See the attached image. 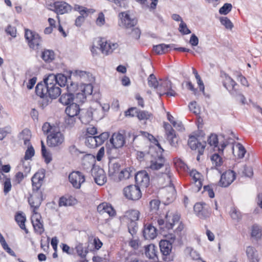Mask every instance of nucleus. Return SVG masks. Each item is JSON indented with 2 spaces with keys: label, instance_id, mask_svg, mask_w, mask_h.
<instances>
[{
  "label": "nucleus",
  "instance_id": "1",
  "mask_svg": "<svg viewBox=\"0 0 262 262\" xmlns=\"http://www.w3.org/2000/svg\"><path fill=\"white\" fill-rule=\"evenodd\" d=\"M44 177V173L40 171L35 173L31 179L33 192L28 201L31 207L33 209V213L34 211L36 212V210L39 207L42 201V192L39 190V189Z\"/></svg>",
  "mask_w": 262,
  "mask_h": 262
},
{
  "label": "nucleus",
  "instance_id": "2",
  "mask_svg": "<svg viewBox=\"0 0 262 262\" xmlns=\"http://www.w3.org/2000/svg\"><path fill=\"white\" fill-rule=\"evenodd\" d=\"M35 92L39 97H42L45 95H48V96L51 99H56L61 94L60 88L56 85H53L52 88H46L43 84L38 83L35 88Z\"/></svg>",
  "mask_w": 262,
  "mask_h": 262
},
{
  "label": "nucleus",
  "instance_id": "3",
  "mask_svg": "<svg viewBox=\"0 0 262 262\" xmlns=\"http://www.w3.org/2000/svg\"><path fill=\"white\" fill-rule=\"evenodd\" d=\"M48 9L54 11L57 15H63L70 12L72 7L63 1L49 2L47 3Z\"/></svg>",
  "mask_w": 262,
  "mask_h": 262
},
{
  "label": "nucleus",
  "instance_id": "4",
  "mask_svg": "<svg viewBox=\"0 0 262 262\" xmlns=\"http://www.w3.org/2000/svg\"><path fill=\"white\" fill-rule=\"evenodd\" d=\"M160 81L157 90V93L160 97L164 95L169 96H175L177 95L176 92L172 89V83L169 80L160 79Z\"/></svg>",
  "mask_w": 262,
  "mask_h": 262
},
{
  "label": "nucleus",
  "instance_id": "5",
  "mask_svg": "<svg viewBox=\"0 0 262 262\" xmlns=\"http://www.w3.org/2000/svg\"><path fill=\"white\" fill-rule=\"evenodd\" d=\"M64 136L58 128L53 130L47 137V143L50 147L58 146L64 142Z\"/></svg>",
  "mask_w": 262,
  "mask_h": 262
},
{
  "label": "nucleus",
  "instance_id": "6",
  "mask_svg": "<svg viewBox=\"0 0 262 262\" xmlns=\"http://www.w3.org/2000/svg\"><path fill=\"white\" fill-rule=\"evenodd\" d=\"M25 36L31 48L34 50L38 49L41 44V39L38 34L30 30L26 29Z\"/></svg>",
  "mask_w": 262,
  "mask_h": 262
},
{
  "label": "nucleus",
  "instance_id": "7",
  "mask_svg": "<svg viewBox=\"0 0 262 262\" xmlns=\"http://www.w3.org/2000/svg\"><path fill=\"white\" fill-rule=\"evenodd\" d=\"M123 194L126 199L133 201L138 200L142 196V193L139 187L133 185L125 187L123 189Z\"/></svg>",
  "mask_w": 262,
  "mask_h": 262
},
{
  "label": "nucleus",
  "instance_id": "8",
  "mask_svg": "<svg viewBox=\"0 0 262 262\" xmlns=\"http://www.w3.org/2000/svg\"><path fill=\"white\" fill-rule=\"evenodd\" d=\"M96 43L98 46H100V50L105 55L111 54L114 50L118 47V45L117 43L107 42L102 38H96Z\"/></svg>",
  "mask_w": 262,
  "mask_h": 262
},
{
  "label": "nucleus",
  "instance_id": "9",
  "mask_svg": "<svg viewBox=\"0 0 262 262\" xmlns=\"http://www.w3.org/2000/svg\"><path fill=\"white\" fill-rule=\"evenodd\" d=\"M166 221L163 219H158V223L161 229H171L173 226L178 223L180 217L178 214L173 215L172 217L168 216L167 214L165 216Z\"/></svg>",
  "mask_w": 262,
  "mask_h": 262
},
{
  "label": "nucleus",
  "instance_id": "10",
  "mask_svg": "<svg viewBox=\"0 0 262 262\" xmlns=\"http://www.w3.org/2000/svg\"><path fill=\"white\" fill-rule=\"evenodd\" d=\"M69 180L74 188L80 189L85 179L82 173L78 171H74L69 174Z\"/></svg>",
  "mask_w": 262,
  "mask_h": 262
},
{
  "label": "nucleus",
  "instance_id": "11",
  "mask_svg": "<svg viewBox=\"0 0 262 262\" xmlns=\"http://www.w3.org/2000/svg\"><path fill=\"white\" fill-rule=\"evenodd\" d=\"M193 209L196 215L202 219L209 217L211 214L209 206L203 202L196 203Z\"/></svg>",
  "mask_w": 262,
  "mask_h": 262
},
{
  "label": "nucleus",
  "instance_id": "12",
  "mask_svg": "<svg viewBox=\"0 0 262 262\" xmlns=\"http://www.w3.org/2000/svg\"><path fill=\"white\" fill-rule=\"evenodd\" d=\"M92 174L95 182L99 185H103L106 182V177L104 170L98 166L92 169Z\"/></svg>",
  "mask_w": 262,
  "mask_h": 262
},
{
  "label": "nucleus",
  "instance_id": "13",
  "mask_svg": "<svg viewBox=\"0 0 262 262\" xmlns=\"http://www.w3.org/2000/svg\"><path fill=\"white\" fill-rule=\"evenodd\" d=\"M41 219L40 214L34 211L31 216V222L35 232L39 234H41L44 232L43 225L42 222L41 221Z\"/></svg>",
  "mask_w": 262,
  "mask_h": 262
},
{
  "label": "nucleus",
  "instance_id": "14",
  "mask_svg": "<svg viewBox=\"0 0 262 262\" xmlns=\"http://www.w3.org/2000/svg\"><path fill=\"white\" fill-rule=\"evenodd\" d=\"M236 177L235 173L232 170H227L223 173L221 177L219 182L220 186L222 187H228L235 180Z\"/></svg>",
  "mask_w": 262,
  "mask_h": 262
},
{
  "label": "nucleus",
  "instance_id": "15",
  "mask_svg": "<svg viewBox=\"0 0 262 262\" xmlns=\"http://www.w3.org/2000/svg\"><path fill=\"white\" fill-rule=\"evenodd\" d=\"M136 183L143 187H147L149 184V177L146 171H140L135 176Z\"/></svg>",
  "mask_w": 262,
  "mask_h": 262
},
{
  "label": "nucleus",
  "instance_id": "16",
  "mask_svg": "<svg viewBox=\"0 0 262 262\" xmlns=\"http://www.w3.org/2000/svg\"><path fill=\"white\" fill-rule=\"evenodd\" d=\"M188 144L192 150H198L200 155L203 154L206 143L202 144L194 136H190L188 141Z\"/></svg>",
  "mask_w": 262,
  "mask_h": 262
},
{
  "label": "nucleus",
  "instance_id": "17",
  "mask_svg": "<svg viewBox=\"0 0 262 262\" xmlns=\"http://www.w3.org/2000/svg\"><path fill=\"white\" fill-rule=\"evenodd\" d=\"M97 211L101 215L107 214L110 216H113L116 214L115 210L112 206L105 202L102 203L98 206Z\"/></svg>",
  "mask_w": 262,
  "mask_h": 262
},
{
  "label": "nucleus",
  "instance_id": "18",
  "mask_svg": "<svg viewBox=\"0 0 262 262\" xmlns=\"http://www.w3.org/2000/svg\"><path fill=\"white\" fill-rule=\"evenodd\" d=\"M164 128L167 135V139L171 145L173 146H176V135L174 130L172 128L171 126L168 123H164Z\"/></svg>",
  "mask_w": 262,
  "mask_h": 262
},
{
  "label": "nucleus",
  "instance_id": "19",
  "mask_svg": "<svg viewBox=\"0 0 262 262\" xmlns=\"http://www.w3.org/2000/svg\"><path fill=\"white\" fill-rule=\"evenodd\" d=\"M137 23L135 17H120L118 21L119 26L126 29L134 27Z\"/></svg>",
  "mask_w": 262,
  "mask_h": 262
},
{
  "label": "nucleus",
  "instance_id": "20",
  "mask_svg": "<svg viewBox=\"0 0 262 262\" xmlns=\"http://www.w3.org/2000/svg\"><path fill=\"white\" fill-rule=\"evenodd\" d=\"M110 142L115 148L122 147L125 143L123 136L120 133H114L110 139Z\"/></svg>",
  "mask_w": 262,
  "mask_h": 262
},
{
  "label": "nucleus",
  "instance_id": "21",
  "mask_svg": "<svg viewBox=\"0 0 262 262\" xmlns=\"http://www.w3.org/2000/svg\"><path fill=\"white\" fill-rule=\"evenodd\" d=\"M143 234L146 239H154L157 236L156 229L150 224L146 225H145Z\"/></svg>",
  "mask_w": 262,
  "mask_h": 262
},
{
  "label": "nucleus",
  "instance_id": "22",
  "mask_svg": "<svg viewBox=\"0 0 262 262\" xmlns=\"http://www.w3.org/2000/svg\"><path fill=\"white\" fill-rule=\"evenodd\" d=\"M128 136L129 137H132V141L133 142L135 139L139 136H142L143 137H147L149 140L151 141L152 139L154 140V142L155 143V144L157 145V146L160 148L161 149L162 151H163L164 150L161 148V146H160V144L158 143V141L157 139H156L154 137L151 135H150L149 134L146 133V132H142V131H140L139 132V135H137V134H135L134 133H128Z\"/></svg>",
  "mask_w": 262,
  "mask_h": 262
},
{
  "label": "nucleus",
  "instance_id": "23",
  "mask_svg": "<svg viewBox=\"0 0 262 262\" xmlns=\"http://www.w3.org/2000/svg\"><path fill=\"white\" fill-rule=\"evenodd\" d=\"M160 250L164 255H169L172 249V243L167 240H161L159 243Z\"/></svg>",
  "mask_w": 262,
  "mask_h": 262
},
{
  "label": "nucleus",
  "instance_id": "24",
  "mask_svg": "<svg viewBox=\"0 0 262 262\" xmlns=\"http://www.w3.org/2000/svg\"><path fill=\"white\" fill-rule=\"evenodd\" d=\"M190 175L194 181L195 186L196 187V190L198 191H200L202 186V176L195 170H191Z\"/></svg>",
  "mask_w": 262,
  "mask_h": 262
},
{
  "label": "nucleus",
  "instance_id": "25",
  "mask_svg": "<svg viewBox=\"0 0 262 262\" xmlns=\"http://www.w3.org/2000/svg\"><path fill=\"white\" fill-rule=\"evenodd\" d=\"M65 112L68 116L75 117L80 112L79 105L77 103H72L67 107Z\"/></svg>",
  "mask_w": 262,
  "mask_h": 262
},
{
  "label": "nucleus",
  "instance_id": "26",
  "mask_svg": "<svg viewBox=\"0 0 262 262\" xmlns=\"http://www.w3.org/2000/svg\"><path fill=\"white\" fill-rule=\"evenodd\" d=\"M232 151L234 156L239 159L243 158L246 152L245 147L239 143H237L235 146L232 147Z\"/></svg>",
  "mask_w": 262,
  "mask_h": 262
},
{
  "label": "nucleus",
  "instance_id": "27",
  "mask_svg": "<svg viewBox=\"0 0 262 262\" xmlns=\"http://www.w3.org/2000/svg\"><path fill=\"white\" fill-rule=\"evenodd\" d=\"M145 253L149 259L157 257V248L154 244H150L145 247Z\"/></svg>",
  "mask_w": 262,
  "mask_h": 262
},
{
  "label": "nucleus",
  "instance_id": "28",
  "mask_svg": "<svg viewBox=\"0 0 262 262\" xmlns=\"http://www.w3.org/2000/svg\"><path fill=\"white\" fill-rule=\"evenodd\" d=\"M19 140L23 141L25 145L30 144V140L31 138V132L28 129H24L18 136Z\"/></svg>",
  "mask_w": 262,
  "mask_h": 262
},
{
  "label": "nucleus",
  "instance_id": "29",
  "mask_svg": "<svg viewBox=\"0 0 262 262\" xmlns=\"http://www.w3.org/2000/svg\"><path fill=\"white\" fill-rule=\"evenodd\" d=\"M55 55L53 50H44L41 53V57L46 62H51L55 59Z\"/></svg>",
  "mask_w": 262,
  "mask_h": 262
},
{
  "label": "nucleus",
  "instance_id": "30",
  "mask_svg": "<svg viewBox=\"0 0 262 262\" xmlns=\"http://www.w3.org/2000/svg\"><path fill=\"white\" fill-rule=\"evenodd\" d=\"M247 255L251 262H258V258L256 251L253 247H248L246 250Z\"/></svg>",
  "mask_w": 262,
  "mask_h": 262
},
{
  "label": "nucleus",
  "instance_id": "31",
  "mask_svg": "<svg viewBox=\"0 0 262 262\" xmlns=\"http://www.w3.org/2000/svg\"><path fill=\"white\" fill-rule=\"evenodd\" d=\"M92 110H87L82 112L79 117L81 122L83 124H88L93 119Z\"/></svg>",
  "mask_w": 262,
  "mask_h": 262
},
{
  "label": "nucleus",
  "instance_id": "32",
  "mask_svg": "<svg viewBox=\"0 0 262 262\" xmlns=\"http://www.w3.org/2000/svg\"><path fill=\"white\" fill-rule=\"evenodd\" d=\"M174 45H165L161 43L154 47V50L158 54H162L168 51V49L173 47Z\"/></svg>",
  "mask_w": 262,
  "mask_h": 262
},
{
  "label": "nucleus",
  "instance_id": "33",
  "mask_svg": "<svg viewBox=\"0 0 262 262\" xmlns=\"http://www.w3.org/2000/svg\"><path fill=\"white\" fill-rule=\"evenodd\" d=\"M74 100V94L67 93L62 94L59 98V101L64 105H70Z\"/></svg>",
  "mask_w": 262,
  "mask_h": 262
},
{
  "label": "nucleus",
  "instance_id": "34",
  "mask_svg": "<svg viewBox=\"0 0 262 262\" xmlns=\"http://www.w3.org/2000/svg\"><path fill=\"white\" fill-rule=\"evenodd\" d=\"M90 110H92V116L95 119H100L104 117V114L100 104L98 105L96 108H91Z\"/></svg>",
  "mask_w": 262,
  "mask_h": 262
},
{
  "label": "nucleus",
  "instance_id": "35",
  "mask_svg": "<svg viewBox=\"0 0 262 262\" xmlns=\"http://www.w3.org/2000/svg\"><path fill=\"white\" fill-rule=\"evenodd\" d=\"M56 75L54 74H49L48 77L44 79L46 88H50L53 85H56Z\"/></svg>",
  "mask_w": 262,
  "mask_h": 262
},
{
  "label": "nucleus",
  "instance_id": "36",
  "mask_svg": "<svg viewBox=\"0 0 262 262\" xmlns=\"http://www.w3.org/2000/svg\"><path fill=\"white\" fill-rule=\"evenodd\" d=\"M56 83L60 86H64L68 82L69 80H71L70 77L68 78L63 74H59L56 75Z\"/></svg>",
  "mask_w": 262,
  "mask_h": 262
},
{
  "label": "nucleus",
  "instance_id": "37",
  "mask_svg": "<svg viewBox=\"0 0 262 262\" xmlns=\"http://www.w3.org/2000/svg\"><path fill=\"white\" fill-rule=\"evenodd\" d=\"M236 82L230 77L227 75H225L224 85L227 90L230 91H233Z\"/></svg>",
  "mask_w": 262,
  "mask_h": 262
},
{
  "label": "nucleus",
  "instance_id": "38",
  "mask_svg": "<svg viewBox=\"0 0 262 262\" xmlns=\"http://www.w3.org/2000/svg\"><path fill=\"white\" fill-rule=\"evenodd\" d=\"M167 193L165 194V197L167 201L170 202L172 201L176 198V191L174 186L171 185L166 188Z\"/></svg>",
  "mask_w": 262,
  "mask_h": 262
},
{
  "label": "nucleus",
  "instance_id": "39",
  "mask_svg": "<svg viewBox=\"0 0 262 262\" xmlns=\"http://www.w3.org/2000/svg\"><path fill=\"white\" fill-rule=\"evenodd\" d=\"M140 212L137 210H131L125 213V216L130 221V222L138 221L139 217Z\"/></svg>",
  "mask_w": 262,
  "mask_h": 262
},
{
  "label": "nucleus",
  "instance_id": "40",
  "mask_svg": "<svg viewBox=\"0 0 262 262\" xmlns=\"http://www.w3.org/2000/svg\"><path fill=\"white\" fill-rule=\"evenodd\" d=\"M15 221L19 225L20 228L24 230L26 233H28V231L26 228L25 223L26 222V217L21 213H18L15 215Z\"/></svg>",
  "mask_w": 262,
  "mask_h": 262
},
{
  "label": "nucleus",
  "instance_id": "41",
  "mask_svg": "<svg viewBox=\"0 0 262 262\" xmlns=\"http://www.w3.org/2000/svg\"><path fill=\"white\" fill-rule=\"evenodd\" d=\"M174 20L181 23L179 25V31L183 34H188L191 33L190 30L187 28V25L182 20L181 17H175Z\"/></svg>",
  "mask_w": 262,
  "mask_h": 262
},
{
  "label": "nucleus",
  "instance_id": "42",
  "mask_svg": "<svg viewBox=\"0 0 262 262\" xmlns=\"http://www.w3.org/2000/svg\"><path fill=\"white\" fill-rule=\"evenodd\" d=\"M41 154L42 157L45 159V161L47 164L49 163L52 161V157L49 152H48L46 148L45 145L42 141H41Z\"/></svg>",
  "mask_w": 262,
  "mask_h": 262
},
{
  "label": "nucleus",
  "instance_id": "43",
  "mask_svg": "<svg viewBox=\"0 0 262 262\" xmlns=\"http://www.w3.org/2000/svg\"><path fill=\"white\" fill-rule=\"evenodd\" d=\"M148 84L155 89H157L159 84V82L157 80L156 76L153 74H151L147 78Z\"/></svg>",
  "mask_w": 262,
  "mask_h": 262
},
{
  "label": "nucleus",
  "instance_id": "44",
  "mask_svg": "<svg viewBox=\"0 0 262 262\" xmlns=\"http://www.w3.org/2000/svg\"><path fill=\"white\" fill-rule=\"evenodd\" d=\"M160 202L158 200H151L149 203L150 212L151 214H157L159 208Z\"/></svg>",
  "mask_w": 262,
  "mask_h": 262
},
{
  "label": "nucleus",
  "instance_id": "45",
  "mask_svg": "<svg viewBox=\"0 0 262 262\" xmlns=\"http://www.w3.org/2000/svg\"><path fill=\"white\" fill-rule=\"evenodd\" d=\"M86 96L85 95L84 93L82 92H80V91H78L74 94V100H75V103H83L86 100Z\"/></svg>",
  "mask_w": 262,
  "mask_h": 262
},
{
  "label": "nucleus",
  "instance_id": "46",
  "mask_svg": "<svg viewBox=\"0 0 262 262\" xmlns=\"http://www.w3.org/2000/svg\"><path fill=\"white\" fill-rule=\"evenodd\" d=\"M137 118L140 120H147L152 117L151 113L145 111H139L137 113Z\"/></svg>",
  "mask_w": 262,
  "mask_h": 262
},
{
  "label": "nucleus",
  "instance_id": "47",
  "mask_svg": "<svg viewBox=\"0 0 262 262\" xmlns=\"http://www.w3.org/2000/svg\"><path fill=\"white\" fill-rule=\"evenodd\" d=\"M185 252L186 253L189 254L193 260H198L201 259L200 254L191 247H187L185 250Z\"/></svg>",
  "mask_w": 262,
  "mask_h": 262
},
{
  "label": "nucleus",
  "instance_id": "48",
  "mask_svg": "<svg viewBox=\"0 0 262 262\" xmlns=\"http://www.w3.org/2000/svg\"><path fill=\"white\" fill-rule=\"evenodd\" d=\"M79 91L84 93L85 95H90L93 92V86L91 84H82L80 86Z\"/></svg>",
  "mask_w": 262,
  "mask_h": 262
},
{
  "label": "nucleus",
  "instance_id": "49",
  "mask_svg": "<svg viewBox=\"0 0 262 262\" xmlns=\"http://www.w3.org/2000/svg\"><path fill=\"white\" fill-rule=\"evenodd\" d=\"M0 243L5 250L7 251L9 254L12 256H15V252L9 247L7 245L4 236L2 235H0Z\"/></svg>",
  "mask_w": 262,
  "mask_h": 262
},
{
  "label": "nucleus",
  "instance_id": "50",
  "mask_svg": "<svg viewBox=\"0 0 262 262\" xmlns=\"http://www.w3.org/2000/svg\"><path fill=\"white\" fill-rule=\"evenodd\" d=\"M68 93L74 94L78 91H79L80 86L78 87L77 83L71 81H69L67 84Z\"/></svg>",
  "mask_w": 262,
  "mask_h": 262
},
{
  "label": "nucleus",
  "instance_id": "51",
  "mask_svg": "<svg viewBox=\"0 0 262 262\" xmlns=\"http://www.w3.org/2000/svg\"><path fill=\"white\" fill-rule=\"evenodd\" d=\"M120 171V165L117 163H111L108 166V173L110 175L119 172Z\"/></svg>",
  "mask_w": 262,
  "mask_h": 262
},
{
  "label": "nucleus",
  "instance_id": "52",
  "mask_svg": "<svg viewBox=\"0 0 262 262\" xmlns=\"http://www.w3.org/2000/svg\"><path fill=\"white\" fill-rule=\"evenodd\" d=\"M95 136H89L86 137L85 143V145L90 148H95L97 147Z\"/></svg>",
  "mask_w": 262,
  "mask_h": 262
},
{
  "label": "nucleus",
  "instance_id": "53",
  "mask_svg": "<svg viewBox=\"0 0 262 262\" xmlns=\"http://www.w3.org/2000/svg\"><path fill=\"white\" fill-rule=\"evenodd\" d=\"M89 73L81 70H75L71 72L73 76L79 77L80 79H85L89 77Z\"/></svg>",
  "mask_w": 262,
  "mask_h": 262
},
{
  "label": "nucleus",
  "instance_id": "54",
  "mask_svg": "<svg viewBox=\"0 0 262 262\" xmlns=\"http://www.w3.org/2000/svg\"><path fill=\"white\" fill-rule=\"evenodd\" d=\"M207 143L211 146L216 147L218 145V138L215 134H212L208 138Z\"/></svg>",
  "mask_w": 262,
  "mask_h": 262
},
{
  "label": "nucleus",
  "instance_id": "55",
  "mask_svg": "<svg viewBox=\"0 0 262 262\" xmlns=\"http://www.w3.org/2000/svg\"><path fill=\"white\" fill-rule=\"evenodd\" d=\"M221 24L227 29L231 30L233 24L228 17H220Z\"/></svg>",
  "mask_w": 262,
  "mask_h": 262
},
{
  "label": "nucleus",
  "instance_id": "56",
  "mask_svg": "<svg viewBox=\"0 0 262 262\" xmlns=\"http://www.w3.org/2000/svg\"><path fill=\"white\" fill-rule=\"evenodd\" d=\"M212 164L215 166H219L221 165L223 163L222 158L217 154H213L211 158Z\"/></svg>",
  "mask_w": 262,
  "mask_h": 262
},
{
  "label": "nucleus",
  "instance_id": "57",
  "mask_svg": "<svg viewBox=\"0 0 262 262\" xmlns=\"http://www.w3.org/2000/svg\"><path fill=\"white\" fill-rule=\"evenodd\" d=\"M232 8V6L231 4L226 3L220 9L219 12L222 15H227L231 11Z\"/></svg>",
  "mask_w": 262,
  "mask_h": 262
},
{
  "label": "nucleus",
  "instance_id": "58",
  "mask_svg": "<svg viewBox=\"0 0 262 262\" xmlns=\"http://www.w3.org/2000/svg\"><path fill=\"white\" fill-rule=\"evenodd\" d=\"M40 97L41 100H39V103L42 108L46 107L52 101V99L50 98L47 95H45V96Z\"/></svg>",
  "mask_w": 262,
  "mask_h": 262
},
{
  "label": "nucleus",
  "instance_id": "59",
  "mask_svg": "<svg viewBox=\"0 0 262 262\" xmlns=\"http://www.w3.org/2000/svg\"><path fill=\"white\" fill-rule=\"evenodd\" d=\"M28 147L27 149L26 150L25 152V160H29L33 156H34L35 154V151L32 147V146L31 144H29V145H26Z\"/></svg>",
  "mask_w": 262,
  "mask_h": 262
},
{
  "label": "nucleus",
  "instance_id": "60",
  "mask_svg": "<svg viewBox=\"0 0 262 262\" xmlns=\"http://www.w3.org/2000/svg\"><path fill=\"white\" fill-rule=\"evenodd\" d=\"M163 166L164 165L162 162H159L157 160H155L151 161L149 168L153 170H157Z\"/></svg>",
  "mask_w": 262,
  "mask_h": 262
},
{
  "label": "nucleus",
  "instance_id": "61",
  "mask_svg": "<svg viewBox=\"0 0 262 262\" xmlns=\"http://www.w3.org/2000/svg\"><path fill=\"white\" fill-rule=\"evenodd\" d=\"M251 236L255 238H260L261 237V229L257 225H254L252 228Z\"/></svg>",
  "mask_w": 262,
  "mask_h": 262
},
{
  "label": "nucleus",
  "instance_id": "62",
  "mask_svg": "<svg viewBox=\"0 0 262 262\" xmlns=\"http://www.w3.org/2000/svg\"><path fill=\"white\" fill-rule=\"evenodd\" d=\"M4 192L5 194H7L11 189L12 185L11 180L9 178H5L4 182Z\"/></svg>",
  "mask_w": 262,
  "mask_h": 262
},
{
  "label": "nucleus",
  "instance_id": "63",
  "mask_svg": "<svg viewBox=\"0 0 262 262\" xmlns=\"http://www.w3.org/2000/svg\"><path fill=\"white\" fill-rule=\"evenodd\" d=\"M76 250L78 255L81 258L85 257L88 253V251L86 250H84L82 244H79L76 247Z\"/></svg>",
  "mask_w": 262,
  "mask_h": 262
},
{
  "label": "nucleus",
  "instance_id": "64",
  "mask_svg": "<svg viewBox=\"0 0 262 262\" xmlns=\"http://www.w3.org/2000/svg\"><path fill=\"white\" fill-rule=\"evenodd\" d=\"M57 129V128L51 126V125L48 122L44 123L42 127V130L45 134L49 133L51 134L53 130H56Z\"/></svg>",
  "mask_w": 262,
  "mask_h": 262
}]
</instances>
